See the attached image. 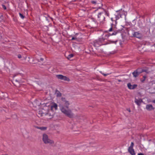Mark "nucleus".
I'll list each match as a JSON object with an SVG mask.
<instances>
[{
    "label": "nucleus",
    "instance_id": "obj_47",
    "mask_svg": "<svg viewBox=\"0 0 155 155\" xmlns=\"http://www.w3.org/2000/svg\"><path fill=\"white\" fill-rule=\"evenodd\" d=\"M8 155V154H5V155Z\"/></svg>",
    "mask_w": 155,
    "mask_h": 155
},
{
    "label": "nucleus",
    "instance_id": "obj_5",
    "mask_svg": "<svg viewBox=\"0 0 155 155\" xmlns=\"http://www.w3.org/2000/svg\"><path fill=\"white\" fill-rule=\"evenodd\" d=\"M42 140L45 143H50L53 144L54 142L48 138V136L46 134H44L43 135Z\"/></svg>",
    "mask_w": 155,
    "mask_h": 155
},
{
    "label": "nucleus",
    "instance_id": "obj_31",
    "mask_svg": "<svg viewBox=\"0 0 155 155\" xmlns=\"http://www.w3.org/2000/svg\"><path fill=\"white\" fill-rule=\"evenodd\" d=\"M92 19L93 20V21H94L95 23H97V21L94 18H92Z\"/></svg>",
    "mask_w": 155,
    "mask_h": 155
},
{
    "label": "nucleus",
    "instance_id": "obj_3",
    "mask_svg": "<svg viewBox=\"0 0 155 155\" xmlns=\"http://www.w3.org/2000/svg\"><path fill=\"white\" fill-rule=\"evenodd\" d=\"M109 16V13L108 11L104 9H103V11L99 13L97 15L98 21L100 22H102L105 21V15Z\"/></svg>",
    "mask_w": 155,
    "mask_h": 155
},
{
    "label": "nucleus",
    "instance_id": "obj_33",
    "mask_svg": "<svg viewBox=\"0 0 155 155\" xmlns=\"http://www.w3.org/2000/svg\"><path fill=\"white\" fill-rule=\"evenodd\" d=\"M18 58H21V54H19L18 55Z\"/></svg>",
    "mask_w": 155,
    "mask_h": 155
},
{
    "label": "nucleus",
    "instance_id": "obj_8",
    "mask_svg": "<svg viewBox=\"0 0 155 155\" xmlns=\"http://www.w3.org/2000/svg\"><path fill=\"white\" fill-rule=\"evenodd\" d=\"M100 38L97 40H95L93 41L94 45L95 47H98L101 45V43Z\"/></svg>",
    "mask_w": 155,
    "mask_h": 155
},
{
    "label": "nucleus",
    "instance_id": "obj_20",
    "mask_svg": "<svg viewBox=\"0 0 155 155\" xmlns=\"http://www.w3.org/2000/svg\"><path fill=\"white\" fill-rule=\"evenodd\" d=\"M136 70L138 72L139 74L142 72V68H138L136 69Z\"/></svg>",
    "mask_w": 155,
    "mask_h": 155
},
{
    "label": "nucleus",
    "instance_id": "obj_10",
    "mask_svg": "<svg viewBox=\"0 0 155 155\" xmlns=\"http://www.w3.org/2000/svg\"><path fill=\"white\" fill-rule=\"evenodd\" d=\"M146 109L148 111H151L154 110L155 108L152 105L149 104L146 105Z\"/></svg>",
    "mask_w": 155,
    "mask_h": 155
},
{
    "label": "nucleus",
    "instance_id": "obj_38",
    "mask_svg": "<svg viewBox=\"0 0 155 155\" xmlns=\"http://www.w3.org/2000/svg\"><path fill=\"white\" fill-rule=\"evenodd\" d=\"M45 18L46 19V20L47 21H48V18L46 17H45Z\"/></svg>",
    "mask_w": 155,
    "mask_h": 155
},
{
    "label": "nucleus",
    "instance_id": "obj_42",
    "mask_svg": "<svg viewBox=\"0 0 155 155\" xmlns=\"http://www.w3.org/2000/svg\"><path fill=\"white\" fill-rule=\"evenodd\" d=\"M37 61H38V62H40V61L39 60V59H37Z\"/></svg>",
    "mask_w": 155,
    "mask_h": 155
},
{
    "label": "nucleus",
    "instance_id": "obj_37",
    "mask_svg": "<svg viewBox=\"0 0 155 155\" xmlns=\"http://www.w3.org/2000/svg\"><path fill=\"white\" fill-rule=\"evenodd\" d=\"M11 107H12V108H13V107H14V106H12V104H11Z\"/></svg>",
    "mask_w": 155,
    "mask_h": 155
},
{
    "label": "nucleus",
    "instance_id": "obj_44",
    "mask_svg": "<svg viewBox=\"0 0 155 155\" xmlns=\"http://www.w3.org/2000/svg\"><path fill=\"white\" fill-rule=\"evenodd\" d=\"M14 104L15 105H16V103H15Z\"/></svg>",
    "mask_w": 155,
    "mask_h": 155
},
{
    "label": "nucleus",
    "instance_id": "obj_48",
    "mask_svg": "<svg viewBox=\"0 0 155 155\" xmlns=\"http://www.w3.org/2000/svg\"><path fill=\"white\" fill-rule=\"evenodd\" d=\"M111 20H112V18H111Z\"/></svg>",
    "mask_w": 155,
    "mask_h": 155
},
{
    "label": "nucleus",
    "instance_id": "obj_7",
    "mask_svg": "<svg viewBox=\"0 0 155 155\" xmlns=\"http://www.w3.org/2000/svg\"><path fill=\"white\" fill-rule=\"evenodd\" d=\"M56 77L58 79L64 80V81H70L68 78L61 74L56 75Z\"/></svg>",
    "mask_w": 155,
    "mask_h": 155
},
{
    "label": "nucleus",
    "instance_id": "obj_9",
    "mask_svg": "<svg viewBox=\"0 0 155 155\" xmlns=\"http://www.w3.org/2000/svg\"><path fill=\"white\" fill-rule=\"evenodd\" d=\"M127 86L128 88L130 89H134L136 88L137 86V84H134L131 85L130 83H129L127 84Z\"/></svg>",
    "mask_w": 155,
    "mask_h": 155
},
{
    "label": "nucleus",
    "instance_id": "obj_11",
    "mask_svg": "<svg viewBox=\"0 0 155 155\" xmlns=\"http://www.w3.org/2000/svg\"><path fill=\"white\" fill-rule=\"evenodd\" d=\"M8 94L6 93L1 92L0 93V98L1 99H5L8 97Z\"/></svg>",
    "mask_w": 155,
    "mask_h": 155
},
{
    "label": "nucleus",
    "instance_id": "obj_41",
    "mask_svg": "<svg viewBox=\"0 0 155 155\" xmlns=\"http://www.w3.org/2000/svg\"><path fill=\"white\" fill-rule=\"evenodd\" d=\"M153 102L155 104V100L153 101Z\"/></svg>",
    "mask_w": 155,
    "mask_h": 155
},
{
    "label": "nucleus",
    "instance_id": "obj_36",
    "mask_svg": "<svg viewBox=\"0 0 155 155\" xmlns=\"http://www.w3.org/2000/svg\"><path fill=\"white\" fill-rule=\"evenodd\" d=\"M40 60L41 61H44V59L42 58H41L40 59Z\"/></svg>",
    "mask_w": 155,
    "mask_h": 155
},
{
    "label": "nucleus",
    "instance_id": "obj_26",
    "mask_svg": "<svg viewBox=\"0 0 155 155\" xmlns=\"http://www.w3.org/2000/svg\"><path fill=\"white\" fill-rule=\"evenodd\" d=\"M91 3L93 4H97V1H92L91 2Z\"/></svg>",
    "mask_w": 155,
    "mask_h": 155
},
{
    "label": "nucleus",
    "instance_id": "obj_6",
    "mask_svg": "<svg viewBox=\"0 0 155 155\" xmlns=\"http://www.w3.org/2000/svg\"><path fill=\"white\" fill-rule=\"evenodd\" d=\"M48 115V117L50 119L52 118L53 116L54 113L52 112V110H48V109H47V112L45 113L43 112H41L40 116H41L43 115Z\"/></svg>",
    "mask_w": 155,
    "mask_h": 155
},
{
    "label": "nucleus",
    "instance_id": "obj_30",
    "mask_svg": "<svg viewBox=\"0 0 155 155\" xmlns=\"http://www.w3.org/2000/svg\"><path fill=\"white\" fill-rule=\"evenodd\" d=\"M77 39L76 37H73L71 39V40H76Z\"/></svg>",
    "mask_w": 155,
    "mask_h": 155
},
{
    "label": "nucleus",
    "instance_id": "obj_34",
    "mask_svg": "<svg viewBox=\"0 0 155 155\" xmlns=\"http://www.w3.org/2000/svg\"><path fill=\"white\" fill-rule=\"evenodd\" d=\"M138 155H144L143 153H140L138 154Z\"/></svg>",
    "mask_w": 155,
    "mask_h": 155
},
{
    "label": "nucleus",
    "instance_id": "obj_32",
    "mask_svg": "<svg viewBox=\"0 0 155 155\" xmlns=\"http://www.w3.org/2000/svg\"><path fill=\"white\" fill-rule=\"evenodd\" d=\"M101 73H102V74H103L104 75V76H106L107 75H108L109 74H105L104 73H102L101 72Z\"/></svg>",
    "mask_w": 155,
    "mask_h": 155
},
{
    "label": "nucleus",
    "instance_id": "obj_19",
    "mask_svg": "<svg viewBox=\"0 0 155 155\" xmlns=\"http://www.w3.org/2000/svg\"><path fill=\"white\" fill-rule=\"evenodd\" d=\"M100 40H101L100 41L101 43V45H104L106 44H105L104 43V41L105 39L104 38H103L102 37V38H100Z\"/></svg>",
    "mask_w": 155,
    "mask_h": 155
},
{
    "label": "nucleus",
    "instance_id": "obj_29",
    "mask_svg": "<svg viewBox=\"0 0 155 155\" xmlns=\"http://www.w3.org/2000/svg\"><path fill=\"white\" fill-rule=\"evenodd\" d=\"M2 8L4 10H6V7L5 5H2Z\"/></svg>",
    "mask_w": 155,
    "mask_h": 155
},
{
    "label": "nucleus",
    "instance_id": "obj_23",
    "mask_svg": "<svg viewBox=\"0 0 155 155\" xmlns=\"http://www.w3.org/2000/svg\"><path fill=\"white\" fill-rule=\"evenodd\" d=\"M74 55L73 54H69L67 57V58L68 59H70L71 58L74 56Z\"/></svg>",
    "mask_w": 155,
    "mask_h": 155
},
{
    "label": "nucleus",
    "instance_id": "obj_43",
    "mask_svg": "<svg viewBox=\"0 0 155 155\" xmlns=\"http://www.w3.org/2000/svg\"><path fill=\"white\" fill-rule=\"evenodd\" d=\"M2 17V15L1 16H0V18H1Z\"/></svg>",
    "mask_w": 155,
    "mask_h": 155
},
{
    "label": "nucleus",
    "instance_id": "obj_22",
    "mask_svg": "<svg viewBox=\"0 0 155 155\" xmlns=\"http://www.w3.org/2000/svg\"><path fill=\"white\" fill-rule=\"evenodd\" d=\"M143 79H140V81L142 83H143L145 81L146 78H147V76H143Z\"/></svg>",
    "mask_w": 155,
    "mask_h": 155
},
{
    "label": "nucleus",
    "instance_id": "obj_27",
    "mask_svg": "<svg viewBox=\"0 0 155 155\" xmlns=\"http://www.w3.org/2000/svg\"><path fill=\"white\" fill-rule=\"evenodd\" d=\"M116 20H117V19L120 18V17H121V15H119L118 14V15L116 16Z\"/></svg>",
    "mask_w": 155,
    "mask_h": 155
},
{
    "label": "nucleus",
    "instance_id": "obj_14",
    "mask_svg": "<svg viewBox=\"0 0 155 155\" xmlns=\"http://www.w3.org/2000/svg\"><path fill=\"white\" fill-rule=\"evenodd\" d=\"M128 151L132 155H135V153L134 150L133 148H128Z\"/></svg>",
    "mask_w": 155,
    "mask_h": 155
},
{
    "label": "nucleus",
    "instance_id": "obj_12",
    "mask_svg": "<svg viewBox=\"0 0 155 155\" xmlns=\"http://www.w3.org/2000/svg\"><path fill=\"white\" fill-rule=\"evenodd\" d=\"M135 102L138 106H140L141 103L143 102V101L141 98H140L139 100L135 98Z\"/></svg>",
    "mask_w": 155,
    "mask_h": 155
},
{
    "label": "nucleus",
    "instance_id": "obj_35",
    "mask_svg": "<svg viewBox=\"0 0 155 155\" xmlns=\"http://www.w3.org/2000/svg\"><path fill=\"white\" fill-rule=\"evenodd\" d=\"M127 110H128L129 112H130L131 110L130 108H127Z\"/></svg>",
    "mask_w": 155,
    "mask_h": 155
},
{
    "label": "nucleus",
    "instance_id": "obj_16",
    "mask_svg": "<svg viewBox=\"0 0 155 155\" xmlns=\"http://www.w3.org/2000/svg\"><path fill=\"white\" fill-rule=\"evenodd\" d=\"M138 49L139 51L141 53L143 52L144 51L143 50V47L142 45L138 46Z\"/></svg>",
    "mask_w": 155,
    "mask_h": 155
},
{
    "label": "nucleus",
    "instance_id": "obj_15",
    "mask_svg": "<svg viewBox=\"0 0 155 155\" xmlns=\"http://www.w3.org/2000/svg\"><path fill=\"white\" fill-rule=\"evenodd\" d=\"M55 93L57 97H61V93L57 89L55 90Z\"/></svg>",
    "mask_w": 155,
    "mask_h": 155
},
{
    "label": "nucleus",
    "instance_id": "obj_39",
    "mask_svg": "<svg viewBox=\"0 0 155 155\" xmlns=\"http://www.w3.org/2000/svg\"><path fill=\"white\" fill-rule=\"evenodd\" d=\"M15 81L17 82H18L19 81V80L15 79Z\"/></svg>",
    "mask_w": 155,
    "mask_h": 155
},
{
    "label": "nucleus",
    "instance_id": "obj_28",
    "mask_svg": "<svg viewBox=\"0 0 155 155\" xmlns=\"http://www.w3.org/2000/svg\"><path fill=\"white\" fill-rule=\"evenodd\" d=\"M61 101L64 102H65L66 101H67V100H66V99L64 97H62L61 98Z\"/></svg>",
    "mask_w": 155,
    "mask_h": 155
},
{
    "label": "nucleus",
    "instance_id": "obj_21",
    "mask_svg": "<svg viewBox=\"0 0 155 155\" xmlns=\"http://www.w3.org/2000/svg\"><path fill=\"white\" fill-rule=\"evenodd\" d=\"M142 72H145L146 73H148V69H147V68H142Z\"/></svg>",
    "mask_w": 155,
    "mask_h": 155
},
{
    "label": "nucleus",
    "instance_id": "obj_13",
    "mask_svg": "<svg viewBox=\"0 0 155 155\" xmlns=\"http://www.w3.org/2000/svg\"><path fill=\"white\" fill-rule=\"evenodd\" d=\"M51 110H52V109L54 108L55 110H57L58 109V105L55 103H53L51 106Z\"/></svg>",
    "mask_w": 155,
    "mask_h": 155
},
{
    "label": "nucleus",
    "instance_id": "obj_46",
    "mask_svg": "<svg viewBox=\"0 0 155 155\" xmlns=\"http://www.w3.org/2000/svg\"><path fill=\"white\" fill-rule=\"evenodd\" d=\"M36 63H35V62H34V64H36Z\"/></svg>",
    "mask_w": 155,
    "mask_h": 155
},
{
    "label": "nucleus",
    "instance_id": "obj_4",
    "mask_svg": "<svg viewBox=\"0 0 155 155\" xmlns=\"http://www.w3.org/2000/svg\"><path fill=\"white\" fill-rule=\"evenodd\" d=\"M127 33L128 35L131 37H134L138 38H140L142 37V33L139 31L134 32L132 30L128 29Z\"/></svg>",
    "mask_w": 155,
    "mask_h": 155
},
{
    "label": "nucleus",
    "instance_id": "obj_40",
    "mask_svg": "<svg viewBox=\"0 0 155 155\" xmlns=\"http://www.w3.org/2000/svg\"><path fill=\"white\" fill-rule=\"evenodd\" d=\"M101 8V7H98V8L97 10H95V11H97V10H98V8Z\"/></svg>",
    "mask_w": 155,
    "mask_h": 155
},
{
    "label": "nucleus",
    "instance_id": "obj_24",
    "mask_svg": "<svg viewBox=\"0 0 155 155\" xmlns=\"http://www.w3.org/2000/svg\"><path fill=\"white\" fill-rule=\"evenodd\" d=\"M19 15L20 16V17L24 19L25 16H24L21 13H19Z\"/></svg>",
    "mask_w": 155,
    "mask_h": 155
},
{
    "label": "nucleus",
    "instance_id": "obj_25",
    "mask_svg": "<svg viewBox=\"0 0 155 155\" xmlns=\"http://www.w3.org/2000/svg\"><path fill=\"white\" fill-rule=\"evenodd\" d=\"M134 144L133 142H131L130 146L129 147V148H133Z\"/></svg>",
    "mask_w": 155,
    "mask_h": 155
},
{
    "label": "nucleus",
    "instance_id": "obj_2",
    "mask_svg": "<svg viewBox=\"0 0 155 155\" xmlns=\"http://www.w3.org/2000/svg\"><path fill=\"white\" fill-rule=\"evenodd\" d=\"M64 104L65 107L68 109L67 110L64 107H62L61 108V111L68 117L70 118H73L74 117L73 114L70 109H68L69 106L70 104L69 101H67L64 102Z\"/></svg>",
    "mask_w": 155,
    "mask_h": 155
},
{
    "label": "nucleus",
    "instance_id": "obj_17",
    "mask_svg": "<svg viewBox=\"0 0 155 155\" xmlns=\"http://www.w3.org/2000/svg\"><path fill=\"white\" fill-rule=\"evenodd\" d=\"M132 74L134 77L135 78L138 77V76L139 75L136 70L132 73Z\"/></svg>",
    "mask_w": 155,
    "mask_h": 155
},
{
    "label": "nucleus",
    "instance_id": "obj_1",
    "mask_svg": "<svg viewBox=\"0 0 155 155\" xmlns=\"http://www.w3.org/2000/svg\"><path fill=\"white\" fill-rule=\"evenodd\" d=\"M110 25L111 26V28L109 29V30L107 31H106V32L107 33V34L104 33L103 34L102 37L105 40L107 39V38H109V41L111 42V43H115L117 42V41H115L114 40H112L111 39L112 38V37L111 36L112 35H115L117 33V31H114V29L113 28L112 25L113 26V24H111Z\"/></svg>",
    "mask_w": 155,
    "mask_h": 155
},
{
    "label": "nucleus",
    "instance_id": "obj_45",
    "mask_svg": "<svg viewBox=\"0 0 155 155\" xmlns=\"http://www.w3.org/2000/svg\"><path fill=\"white\" fill-rule=\"evenodd\" d=\"M36 63H35V62H34V64H36Z\"/></svg>",
    "mask_w": 155,
    "mask_h": 155
},
{
    "label": "nucleus",
    "instance_id": "obj_18",
    "mask_svg": "<svg viewBox=\"0 0 155 155\" xmlns=\"http://www.w3.org/2000/svg\"><path fill=\"white\" fill-rule=\"evenodd\" d=\"M36 128L40 129L42 130H45L47 129V127H36Z\"/></svg>",
    "mask_w": 155,
    "mask_h": 155
}]
</instances>
